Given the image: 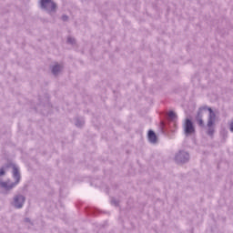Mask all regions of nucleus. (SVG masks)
<instances>
[{
    "instance_id": "nucleus-1",
    "label": "nucleus",
    "mask_w": 233,
    "mask_h": 233,
    "mask_svg": "<svg viewBox=\"0 0 233 233\" xmlns=\"http://www.w3.org/2000/svg\"><path fill=\"white\" fill-rule=\"evenodd\" d=\"M205 114H208V136H213L214 135V124L216 123V113L212 111V108L210 107H202L200 108L198 116H197V123L199 125V127H205V122H203V116Z\"/></svg>"
},
{
    "instance_id": "nucleus-2",
    "label": "nucleus",
    "mask_w": 233,
    "mask_h": 233,
    "mask_svg": "<svg viewBox=\"0 0 233 233\" xmlns=\"http://www.w3.org/2000/svg\"><path fill=\"white\" fill-rule=\"evenodd\" d=\"M184 132L187 136H190V134H194L196 129L194 128V124H192V120L187 118L184 123Z\"/></svg>"
},
{
    "instance_id": "nucleus-3",
    "label": "nucleus",
    "mask_w": 233,
    "mask_h": 233,
    "mask_svg": "<svg viewBox=\"0 0 233 233\" xmlns=\"http://www.w3.org/2000/svg\"><path fill=\"white\" fill-rule=\"evenodd\" d=\"M42 8H47L50 12H54L56 10V5L52 0H41Z\"/></svg>"
},
{
    "instance_id": "nucleus-4",
    "label": "nucleus",
    "mask_w": 233,
    "mask_h": 233,
    "mask_svg": "<svg viewBox=\"0 0 233 233\" xmlns=\"http://www.w3.org/2000/svg\"><path fill=\"white\" fill-rule=\"evenodd\" d=\"M25 203V197L23 196H16L15 198L14 205L16 208H21Z\"/></svg>"
},
{
    "instance_id": "nucleus-5",
    "label": "nucleus",
    "mask_w": 233,
    "mask_h": 233,
    "mask_svg": "<svg viewBox=\"0 0 233 233\" xmlns=\"http://www.w3.org/2000/svg\"><path fill=\"white\" fill-rule=\"evenodd\" d=\"M13 176L15 179V185L19 183V179H21V175L19 174V169L16 167H13Z\"/></svg>"
},
{
    "instance_id": "nucleus-6",
    "label": "nucleus",
    "mask_w": 233,
    "mask_h": 233,
    "mask_svg": "<svg viewBox=\"0 0 233 233\" xmlns=\"http://www.w3.org/2000/svg\"><path fill=\"white\" fill-rule=\"evenodd\" d=\"M148 140L150 143H157V136H156V133L152 130H149L148 132Z\"/></svg>"
},
{
    "instance_id": "nucleus-7",
    "label": "nucleus",
    "mask_w": 233,
    "mask_h": 233,
    "mask_svg": "<svg viewBox=\"0 0 233 233\" xmlns=\"http://www.w3.org/2000/svg\"><path fill=\"white\" fill-rule=\"evenodd\" d=\"M59 70H61V66L56 65V66L53 67L52 72H53V74H57V72H59Z\"/></svg>"
},
{
    "instance_id": "nucleus-8",
    "label": "nucleus",
    "mask_w": 233,
    "mask_h": 233,
    "mask_svg": "<svg viewBox=\"0 0 233 233\" xmlns=\"http://www.w3.org/2000/svg\"><path fill=\"white\" fill-rule=\"evenodd\" d=\"M168 117L170 119H176V113H174L173 111H170L168 114H167Z\"/></svg>"
},
{
    "instance_id": "nucleus-9",
    "label": "nucleus",
    "mask_w": 233,
    "mask_h": 233,
    "mask_svg": "<svg viewBox=\"0 0 233 233\" xmlns=\"http://www.w3.org/2000/svg\"><path fill=\"white\" fill-rule=\"evenodd\" d=\"M0 176H5V168H0Z\"/></svg>"
},
{
    "instance_id": "nucleus-10",
    "label": "nucleus",
    "mask_w": 233,
    "mask_h": 233,
    "mask_svg": "<svg viewBox=\"0 0 233 233\" xmlns=\"http://www.w3.org/2000/svg\"><path fill=\"white\" fill-rule=\"evenodd\" d=\"M2 187H4L5 188H8V186L6 183H2Z\"/></svg>"
},
{
    "instance_id": "nucleus-11",
    "label": "nucleus",
    "mask_w": 233,
    "mask_h": 233,
    "mask_svg": "<svg viewBox=\"0 0 233 233\" xmlns=\"http://www.w3.org/2000/svg\"><path fill=\"white\" fill-rule=\"evenodd\" d=\"M67 41H68V43H74V39H72V38H68Z\"/></svg>"
},
{
    "instance_id": "nucleus-12",
    "label": "nucleus",
    "mask_w": 233,
    "mask_h": 233,
    "mask_svg": "<svg viewBox=\"0 0 233 233\" xmlns=\"http://www.w3.org/2000/svg\"><path fill=\"white\" fill-rule=\"evenodd\" d=\"M62 19L63 21H66V19H68V16H63Z\"/></svg>"
},
{
    "instance_id": "nucleus-13",
    "label": "nucleus",
    "mask_w": 233,
    "mask_h": 233,
    "mask_svg": "<svg viewBox=\"0 0 233 233\" xmlns=\"http://www.w3.org/2000/svg\"><path fill=\"white\" fill-rule=\"evenodd\" d=\"M230 130L233 132V122L231 123Z\"/></svg>"
},
{
    "instance_id": "nucleus-14",
    "label": "nucleus",
    "mask_w": 233,
    "mask_h": 233,
    "mask_svg": "<svg viewBox=\"0 0 233 233\" xmlns=\"http://www.w3.org/2000/svg\"><path fill=\"white\" fill-rule=\"evenodd\" d=\"M15 185L12 184L11 186H9V188H14Z\"/></svg>"
}]
</instances>
